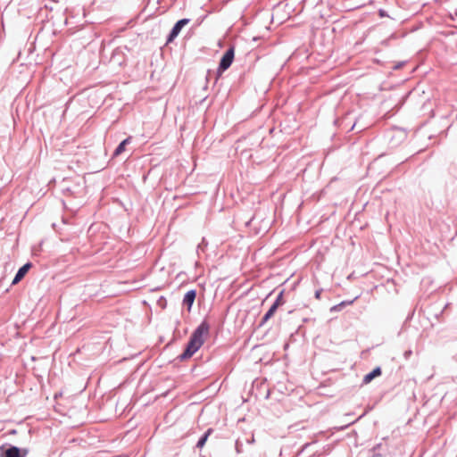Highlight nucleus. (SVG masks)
Masks as SVG:
<instances>
[{
  "instance_id": "f257e3e1",
  "label": "nucleus",
  "mask_w": 457,
  "mask_h": 457,
  "mask_svg": "<svg viewBox=\"0 0 457 457\" xmlns=\"http://www.w3.org/2000/svg\"><path fill=\"white\" fill-rule=\"evenodd\" d=\"M209 325L206 322H203L197 327L192 334L187 348L180 355V360L189 359L203 345L209 334Z\"/></svg>"
},
{
  "instance_id": "f03ea898",
  "label": "nucleus",
  "mask_w": 457,
  "mask_h": 457,
  "mask_svg": "<svg viewBox=\"0 0 457 457\" xmlns=\"http://www.w3.org/2000/svg\"><path fill=\"white\" fill-rule=\"evenodd\" d=\"M235 59V46L230 45L222 54L216 71V79L222 75L233 63Z\"/></svg>"
},
{
  "instance_id": "7ed1b4c3",
  "label": "nucleus",
  "mask_w": 457,
  "mask_h": 457,
  "mask_svg": "<svg viewBox=\"0 0 457 457\" xmlns=\"http://www.w3.org/2000/svg\"><path fill=\"white\" fill-rule=\"evenodd\" d=\"M190 22V19L183 18L179 20L171 28L170 33L166 37V44L171 43L179 36L184 26Z\"/></svg>"
},
{
  "instance_id": "20e7f679",
  "label": "nucleus",
  "mask_w": 457,
  "mask_h": 457,
  "mask_svg": "<svg viewBox=\"0 0 457 457\" xmlns=\"http://www.w3.org/2000/svg\"><path fill=\"white\" fill-rule=\"evenodd\" d=\"M0 449L2 451L1 457H26L28 454L27 449H20L16 446H11L5 451L3 446Z\"/></svg>"
},
{
  "instance_id": "39448f33",
  "label": "nucleus",
  "mask_w": 457,
  "mask_h": 457,
  "mask_svg": "<svg viewBox=\"0 0 457 457\" xmlns=\"http://www.w3.org/2000/svg\"><path fill=\"white\" fill-rule=\"evenodd\" d=\"M31 266H32L31 263L28 262V263L24 264L21 268H20L12 280V285L19 283L25 277L27 272L31 268Z\"/></svg>"
},
{
  "instance_id": "423d86ee",
  "label": "nucleus",
  "mask_w": 457,
  "mask_h": 457,
  "mask_svg": "<svg viewBox=\"0 0 457 457\" xmlns=\"http://www.w3.org/2000/svg\"><path fill=\"white\" fill-rule=\"evenodd\" d=\"M131 140H132V137H126L125 139H123L119 145L118 146L115 148V150L113 151L112 153V158H115L117 156H119L120 154H121L125 149H126V146L131 143Z\"/></svg>"
},
{
  "instance_id": "0eeeda50",
  "label": "nucleus",
  "mask_w": 457,
  "mask_h": 457,
  "mask_svg": "<svg viewBox=\"0 0 457 457\" xmlns=\"http://www.w3.org/2000/svg\"><path fill=\"white\" fill-rule=\"evenodd\" d=\"M195 296H196L195 290H190V291L187 292V294L185 295L184 299H183V303L187 305L188 311L191 309V306L195 302Z\"/></svg>"
},
{
  "instance_id": "6e6552de",
  "label": "nucleus",
  "mask_w": 457,
  "mask_h": 457,
  "mask_svg": "<svg viewBox=\"0 0 457 457\" xmlns=\"http://www.w3.org/2000/svg\"><path fill=\"white\" fill-rule=\"evenodd\" d=\"M380 375H381V369L379 367H377L371 372H370L369 374L364 376L363 383L367 385V384L370 383L372 381V379H374L375 378H377Z\"/></svg>"
},
{
  "instance_id": "1a4fd4ad",
  "label": "nucleus",
  "mask_w": 457,
  "mask_h": 457,
  "mask_svg": "<svg viewBox=\"0 0 457 457\" xmlns=\"http://www.w3.org/2000/svg\"><path fill=\"white\" fill-rule=\"evenodd\" d=\"M277 305H271L266 314L262 317L260 326H263L277 312Z\"/></svg>"
},
{
  "instance_id": "9d476101",
  "label": "nucleus",
  "mask_w": 457,
  "mask_h": 457,
  "mask_svg": "<svg viewBox=\"0 0 457 457\" xmlns=\"http://www.w3.org/2000/svg\"><path fill=\"white\" fill-rule=\"evenodd\" d=\"M212 428H209V429L205 432V434L204 435V436H203V437L198 441V443H197V447L202 448V447L204 445V444H205V442H206V440H207L208 436L211 435V433H212Z\"/></svg>"
},
{
  "instance_id": "9b49d317",
  "label": "nucleus",
  "mask_w": 457,
  "mask_h": 457,
  "mask_svg": "<svg viewBox=\"0 0 457 457\" xmlns=\"http://www.w3.org/2000/svg\"><path fill=\"white\" fill-rule=\"evenodd\" d=\"M283 304H284L283 292H280V294L278 295L276 301L274 302L273 305H277V307L278 308L279 306H281Z\"/></svg>"
},
{
  "instance_id": "f8f14e48",
  "label": "nucleus",
  "mask_w": 457,
  "mask_h": 457,
  "mask_svg": "<svg viewBox=\"0 0 457 457\" xmlns=\"http://www.w3.org/2000/svg\"><path fill=\"white\" fill-rule=\"evenodd\" d=\"M352 303H353V301H351V302H342V303H339L338 305L334 306L331 310H332V311H337V310H340V308H341L342 306H345V305H346V304H351Z\"/></svg>"
},
{
  "instance_id": "ddd939ff",
  "label": "nucleus",
  "mask_w": 457,
  "mask_h": 457,
  "mask_svg": "<svg viewBox=\"0 0 457 457\" xmlns=\"http://www.w3.org/2000/svg\"><path fill=\"white\" fill-rule=\"evenodd\" d=\"M406 63V62L403 61V62H398L396 63H395L392 67V69L394 71H396V70H399L401 69L404 64Z\"/></svg>"
},
{
  "instance_id": "4468645a",
  "label": "nucleus",
  "mask_w": 457,
  "mask_h": 457,
  "mask_svg": "<svg viewBox=\"0 0 457 457\" xmlns=\"http://www.w3.org/2000/svg\"><path fill=\"white\" fill-rule=\"evenodd\" d=\"M449 17L452 21H455L457 18V9H455L453 12H450Z\"/></svg>"
},
{
  "instance_id": "2eb2a0df",
  "label": "nucleus",
  "mask_w": 457,
  "mask_h": 457,
  "mask_svg": "<svg viewBox=\"0 0 457 457\" xmlns=\"http://www.w3.org/2000/svg\"><path fill=\"white\" fill-rule=\"evenodd\" d=\"M378 14L380 17H387L388 16L387 12L384 9H379Z\"/></svg>"
},
{
  "instance_id": "dca6fc26",
  "label": "nucleus",
  "mask_w": 457,
  "mask_h": 457,
  "mask_svg": "<svg viewBox=\"0 0 457 457\" xmlns=\"http://www.w3.org/2000/svg\"><path fill=\"white\" fill-rule=\"evenodd\" d=\"M118 52H119V49H118V48H117V49H115V50L113 51V54H112V55L114 56Z\"/></svg>"
},
{
  "instance_id": "f3484780",
  "label": "nucleus",
  "mask_w": 457,
  "mask_h": 457,
  "mask_svg": "<svg viewBox=\"0 0 457 457\" xmlns=\"http://www.w3.org/2000/svg\"><path fill=\"white\" fill-rule=\"evenodd\" d=\"M284 197H285V195H279V198H281L280 200H283Z\"/></svg>"
},
{
  "instance_id": "a211bd4d",
  "label": "nucleus",
  "mask_w": 457,
  "mask_h": 457,
  "mask_svg": "<svg viewBox=\"0 0 457 457\" xmlns=\"http://www.w3.org/2000/svg\"><path fill=\"white\" fill-rule=\"evenodd\" d=\"M177 198H178L177 195H173L172 200H177Z\"/></svg>"
},
{
  "instance_id": "6ab92c4d",
  "label": "nucleus",
  "mask_w": 457,
  "mask_h": 457,
  "mask_svg": "<svg viewBox=\"0 0 457 457\" xmlns=\"http://www.w3.org/2000/svg\"><path fill=\"white\" fill-rule=\"evenodd\" d=\"M454 28H456V29H457V25H455V26H454Z\"/></svg>"
}]
</instances>
